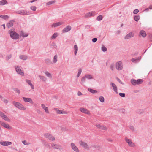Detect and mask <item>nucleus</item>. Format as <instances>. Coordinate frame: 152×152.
Segmentation results:
<instances>
[{"label": "nucleus", "mask_w": 152, "mask_h": 152, "mask_svg": "<svg viewBox=\"0 0 152 152\" xmlns=\"http://www.w3.org/2000/svg\"><path fill=\"white\" fill-rule=\"evenodd\" d=\"M119 94L122 97H124L125 96V94L124 93H120Z\"/></svg>", "instance_id": "nucleus-50"}, {"label": "nucleus", "mask_w": 152, "mask_h": 152, "mask_svg": "<svg viewBox=\"0 0 152 152\" xmlns=\"http://www.w3.org/2000/svg\"><path fill=\"white\" fill-rule=\"evenodd\" d=\"M30 9L32 10H33L34 11H35L36 10V7L35 6H31L30 7Z\"/></svg>", "instance_id": "nucleus-52"}, {"label": "nucleus", "mask_w": 152, "mask_h": 152, "mask_svg": "<svg viewBox=\"0 0 152 152\" xmlns=\"http://www.w3.org/2000/svg\"><path fill=\"white\" fill-rule=\"evenodd\" d=\"M0 143L2 145L7 146L11 145L12 143L10 141H1L0 142Z\"/></svg>", "instance_id": "nucleus-11"}, {"label": "nucleus", "mask_w": 152, "mask_h": 152, "mask_svg": "<svg viewBox=\"0 0 152 152\" xmlns=\"http://www.w3.org/2000/svg\"><path fill=\"white\" fill-rule=\"evenodd\" d=\"M97 40V38L96 37L93 38L92 39V41L94 43L96 42Z\"/></svg>", "instance_id": "nucleus-54"}, {"label": "nucleus", "mask_w": 152, "mask_h": 152, "mask_svg": "<svg viewBox=\"0 0 152 152\" xmlns=\"http://www.w3.org/2000/svg\"><path fill=\"white\" fill-rule=\"evenodd\" d=\"M101 49L103 52H106L107 50V48L103 45Z\"/></svg>", "instance_id": "nucleus-43"}, {"label": "nucleus", "mask_w": 152, "mask_h": 152, "mask_svg": "<svg viewBox=\"0 0 152 152\" xmlns=\"http://www.w3.org/2000/svg\"><path fill=\"white\" fill-rule=\"evenodd\" d=\"M134 36V34L132 32H130L127 35H126L124 37V39H129Z\"/></svg>", "instance_id": "nucleus-7"}, {"label": "nucleus", "mask_w": 152, "mask_h": 152, "mask_svg": "<svg viewBox=\"0 0 152 152\" xmlns=\"http://www.w3.org/2000/svg\"><path fill=\"white\" fill-rule=\"evenodd\" d=\"M143 112V110L142 109L137 110V113L139 114H141Z\"/></svg>", "instance_id": "nucleus-49"}, {"label": "nucleus", "mask_w": 152, "mask_h": 152, "mask_svg": "<svg viewBox=\"0 0 152 152\" xmlns=\"http://www.w3.org/2000/svg\"><path fill=\"white\" fill-rule=\"evenodd\" d=\"M82 93L80 91H78L77 92V95L79 96H80L82 95Z\"/></svg>", "instance_id": "nucleus-63"}, {"label": "nucleus", "mask_w": 152, "mask_h": 152, "mask_svg": "<svg viewBox=\"0 0 152 152\" xmlns=\"http://www.w3.org/2000/svg\"><path fill=\"white\" fill-rule=\"evenodd\" d=\"M13 104L15 106L20 110H26L25 107L19 102L13 101Z\"/></svg>", "instance_id": "nucleus-2"}, {"label": "nucleus", "mask_w": 152, "mask_h": 152, "mask_svg": "<svg viewBox=\"0 0 152 152\" xmlns=\"http://www.w3.org/2000/svg\"><path fill=\"white\" fill-rule=\"evenodd\" d=\"M7 3V2L6 0H2L0 1V5H3Z\"/></svg>", "instance_id": "nucleus-28"}, {"label": "nucleus", "mask_w": 152, "mask_h": 152, "mask_svg": "<svg viewBox=\"0 0 152 152\" xmlns=\"http://www.w3.org/2000/svg\"><path fill=\"white\" fill-rule=\"evenodd\" d=\"M99 99L100 101L102 102H104V98L103 96H100L99 98Z\"/></svg>", "instance_id": "nucleus-48"}, {"label": "nucleus", "mask_w": 152, "mask_h": 152, "mask_svg": "<svg viewBox=\"0 0 152 152\" xmlns=\"http://www.w3.org/2000/svg\"><path fill=\"white\" fill-rule=\"evenodd\" d=\"M129 128L131 130H132L133 131H134V127L133 126H130Z\"/></svg>", "instance_id": "nucleus-62"}, {"label": "nucleus", "mask_w": 152, "mask_h": 152, "mask_svg": "<svg viewBox=\"0 0 152 152\" xmlns=\"http://www.w3.org/2000/svg\"><path fill=\"white\" fill-rule=\"evenodd\" d=\"M107 129L106 127L103 125H101V127H100L99 129L102 130H106Z\"/></svg>", "instance_id": "nucleus-51"}, {"label": "nucleus", "mask_w": 152, "mask_h": 152, "mask_svg": "<svg viewBox=\"0 0 152 152\" xmlns=\"http://www.w3.org/2000/svg\"><path fill=\"white\" fill-rule=\"evenodd\" d=\"M116 68L118 70H122L123 66H122V63L121 61H118L116 62Z\"/></svg>", "instance_id": "nucleus-4"}, {"label": "nucleus", "mask_w": 152, "mask_h": 152, "mask_svg": "<svg viewBox=\"0 0 152 152\" xmlns=\"http://www.w3.org/2000/svg\"><path fill=\"white\" fill-rule=\"evenodd\" d=\"M85 77L88 79H92L93 78L92 75L89 74H86L85 75Z\"/></svg>", "instance_id": "nucleus-34"}, {"label": "nucleus", "mask_w": 152, "mask_h": 152, "mask_svg": "<svg viewBox=\"0 0 152 152\" xmlns=\"http://www.w3.org/2000/svg\"><path fill=\"white\" fill-rule=\"evenodd\" d=\"M16 13L19 14H20L23 15H29L30 13L28 11H27L26 10H19L16 11Z\"/></svg>", "instance_id": "nucleus-3"}, {"label": "nucleus", "mask_w": 152, "mask_h": 152, "mask_svg": "<svg viewBox=\"0 0 152 152\" xmlns=\"http://www.w3.org/2000/svg\"><path fill=\"white\" fill-rule=\"evenodd\" d=\"M86 77L85 76L83 77L81 79V83H84L86 81Z\"/></svg>", "instance_id": "nucleus-47"}, {"label": "nucleus", "mask_w": 152, "mask_h": 152, "mask_svg": "<svg viewBox=\"0 0 152 152\" xmlns=\"http://www.w3.org/2000/svg\"><path fill=\"white\" fill-rule=\"evenodd\" d=\"M57 33H55L52 36L51 39H55L57 37Z\"/></svg>", "instance_id": "nucleus-44"}, {"label": "nucleus", "mask_w": 152, "mask_h": 152, "mask_svg": "<svg viewBox=\"0 0 152 152\" xmlns=\"http://www.w3.org/2000/svg\"><path fill=\"white\" fill-rule=\"evenodd\" d=\"M15 70L16 72H17V73L22 76H23L24 75V72L22 71H21V69L19 67H18L17 66H15Z\"/></svg>", "instance_id": "nucleus-8"}, {"label": "nucleus", "mask_w": 152, "mask_h": 152, "mask_svg": "<svg viewBox=\"0 0 152 152\" xmlns=\"http://www.w3.org/2000/svg\"><path fill=\"white\" fill-rule=\"evenodd\" d=\"M111 85L113 88L114 91L117 93V88L116 85L113 83H111Z\"/></svg>", "instance_id": "nucleus-20"}, {"label": "nucleus", "mask_w": 152, "mask_h": 152, "mask_svg": "<svg viewBox=\"0 0 152 152\" xmlns=\"http://www.w3.org/2000/svg\"><path fill=\"white\" fill-rule=\"evenodd\" d=\"M3 119L6 121L10 122V119L8 118L6 115L4 116V117L2 118Z\"/></svg>", "instance_id": "nucleus-37"}, {"label": "nucleus", "mask_w": 152, "mask_h": 152, "mask_svg": "<svg viewBox=\"0 0 152 152\" xmlns=\"http://www.w3.org/2000/svg\"><path fill=\"white\" fill-rule=\"evenodd\" d=\"M149 38L150 41H152V35L150 34L149 35Z\"/></svg>", "instance_id": "nucleus-64"}, {"label": "nucleus", "mask_w": 152, "mask_h": 152, "mask_svg": "<svg viewBox=\"0 0 152 152\" xmlns=\"http://www.w3.org/2000/svg\"><path fill=\"white\" fill-rule=\"evenodd\" d=\"M11 55H10L8 56H7L6 57V60H9V59H10L11 58Z\"/></svg>", "instance_id": "nucleus-59"}, {"label": "nucleus", "mask_w": 152, "mask_h": 152, "mask_svg": "<svg viewBox=\"0 0 152 152\" xmlns=\"http://www.w3.org/2000/svg\"><path fill=\"white\" fill-rule=\"evenodd\" d=\"M57 54L55 55L53 57V63H56L57 62Z\"/></svg>", "instance_id": "nucleus-32"}, {"label": "nucleus", "mask_w": 152, "mask_h": 152, "mask_svg": "<svg viewBox=\"0 0 152 152\" xmlns=\"http://www.w3.org/2000/svg\"><path fill=\"white\" fill-rule=\"evenodd\" d=\"M74 50H75L74 53H75V55H76V54H77V53L78 51L77 46L76 45H74Z\"/></svg>", "instance_id": "nucleus-33"}, {"label": "nucleus", "mask_w": 152, "mask_h": 152, "mask_svg": "<svg viewBox=\"0 0 152 152\" xmlns=\"http://www.w3.org/2000/svg\"><path fill=\"white\" fill-rule=\"evenodd\" d=\"M55 110L56 111L57 113L58 114H66L67 113V112L62 110H58L57 108H55Z\"/></svg>", "instance_id": "nucleus-17"}, {"label": "nucleus", "mask_w": 152, "mask_h": 152, "mask_svg": "<svg viewBox=\"0 0 152 152\" xmlns=\"http://www.w3.org/2000/svg\"><path fill=\"white\" fill-rule=\"evenodd\" d=\"M95 12H91L87 14L86 15V17H88L94 15H95Z\"/></svg>", "instance_id": "nucleus-24"}, {"label": "nucleus", "mask_w": 152, "mask_h": 152, "mask_svg": "<svg viewBox=\"0 0 152 152\" xmlns=\"http://www.w3.org/2000/svg\"><path fill=\"white\" fill-rule=\"evenodd\" d=\"M20 58L23 60H26L27 58V56L26 55H21L19 56Z\"/></svg>", "instance_id": "nucleus-27"}, {"label": "nucleus", "mask_w": 152, "mask_h": 152, "mask_svg": "<svg viewBox=\"0 0 152 152\" xmlns=\"http://www.w3.org/2000/svg\"><path fill=\"white\" fill-rule=\"evenodd\" d=\"M44 136L45 137L48 138L49 136H50V134H49L48 133H46L44 134Z\"/></svg>", "instance_id": "nucleus-57"}, {"label": "nucleus", "mask_w": 152, "mask_h": 152, "mask_svg": "<svg viewBox=\"0 0 152 152\" xmlns=\"http://www.w3.org/2000/svg\"><path fill=\"white\" fill-rule=\"evenodd\" d=\"M125 139L129 146L131 147L135 146V145L134 143L130 139H128L127 137H125Z\"/></svg>", "instance_id": "nucleus-5"}, {"label": "nucleus", "mask_w": 152, "mask_h": 152, "mask_svg": "<svg viewBox=\"0 0 152 152\" xmlns=\"http://www.w3.org/2000/svg\"><path fill=\"white\" fill-rule=\"evenodd\" d=\"M71 29V27L69 25L67 26L65 28H64L62 30L63 33L67 32L70 31Z\"/></svg>", "instance_id": "nucleus-12"}, {"label": "nucleus", "mask_w": 152, "mask_h": 152, "mask_svg": "<svg viewBox=\"0 0 152 152\" xmlns=\"http://www.w3.org/2000/svg\"><path fill=\"white\" fill-rule=\"evenodd\" d=\"M23 100L25 102H29L31 103H33V102L32 99L30 98L23 97Z\"/></svg>", "instance_id": "nucleus-15"}, {"label": "nucleus", "mask_w": 152, "mask_h": 152, "mask_svg": "<svg viewBox=\"0 0 152 152\" xmlns=\"http://www.w3.org/2000/svg\"><path fill=\"white\" fill-rule=\"evenodd\" d=\"M15 22V20H10L9 22L7 23V24L6 26H7L8 28H10V27H12L13 25V23Z\"/></svg>", "instance_id": "nucleus-14"}, {"label": "nucleus", "mask_w": 152, "mask_h": 152, "mask_svg": "<svg viewBox=\"0 0 152 152\" xmlns=\"http://www.w3.org/2000/svg\"><path fill=\"white\" fill-rule=\"evenodd\" d=\"M26 81L27 83H28L29 85L31 87L32 89H33L34 88V85L31 83V81L30 80L28 79L26 80Z\"/></svg>", "instance_id": "nucleus-23"}, {"label": "nucleus", "mask_w": 152, "mask_h": 152, "mask_svg": "<svg viewBox=\"0 0 152 152\" xmlns=\"http://www.w3.org/2000/svg\"><path fill=\"white\" fill-rule=\"evenodd\" d=\"M45 62L47 64H50L52 63L51 60L48 58L46 59Z\"/></svg>", "instance_id": "nucleus-30"}, {"label": "nucleus", "mask_w": 152, "mask_h": 152, "mask_svg": "<svg viewBox=\"0 0 152 152\" xmlns=\"http://www.w3.org/2000/svg\"><path fill=\"white\" fill-rule=\"evenodd\" d=\"M45 74L48 77L51 78L52 77L51 74L48 72H45Z\"/></svg>", "instance_id": "nucleus-40"}, {"label": "nucleus", "mask_w": 152, "mask_h": 152, "mask_svg": "<svg viewBox=\"0 0 152 152\" xmlns=\"http://www.w3.org/2000/svg\"><path fill=\"white\" fill-rule=\"evenodd\" d=\"M71 146L72 149L76 152H79V151L78 148L75 145L74 143H72L71 144Z\"/></svg>", "instance_id": "nucleus-10"}, {"label": "nucleus", "mask_w": 152, "mask_h": 152, "mask_svg": "<svg viewBox=\"0 0 152 152\" xmlns=\"http://www.w3.org/2000/svg\"><path fill=\"white\" fill-rule=\"evenodd\" d=\"M63 23L62 22H59L57 23H54L52 25L51 27H55L61 25Z\"/></svg>", "instance_id": "nucleus-19"}, {"label": "nucleus", "mask_w": 152, "mask_h": 152, "mask_svg": "<svg viewBox=\"0 0 152 152\" xmlns=\"http://www.w3.org/2000/svg\"><path fill=\"white\" fill-rule=\"evenodd\" d=\"M21 33L20 34L21 36H22L23 37H26L28 36V34H25V33L22 31H21Z\"/></svg>", "instance_id": "nucleus-38"}, {"label": "nucleus", "mask_w": 152, "mask_h": 152, "mask_svg": "<svg viewBox=\"0 0 152 152\" xmlns=\"http://www.w3.org/2000/svg\"><path fill=\"white\" fill-rule=\"evenodd\" d=\"M5 115L2 112L0 111V116L2 118Z\"/></svg>", "instance_id": "nucleus-58"}, {"label": "nucleus", "mask_w": 152, "mask_h": 152, "mask_svg": "<svg viewBox=\"0 0 152 152\" xmlns=\"http://www.w3.org/2000/svg\"><path fill=\"white\" fill-rule=\"evenodd\" d=\"M88 90L91 93L93 94L96 93L97 92V91L96 90H94L92 89L88 88Z\"/></svg>", "instance_id": "nucleus-35"}, {"label": "nucleus", "mask_w": 152, "mask_h": 152, "mask_svg": "<svg viewBox=\"0 0 152 152\" xmlns=\"http://www.w3.org/2000/svg\"><path fill=\"white\" fill-rule=\"evenodd\" d=\"M136 80L137 84L138 85L141 84L143 81V80L142 79H138Z\"/></svg>", "instance_id": "nucleus-31"}, {"label": "nucleus", "mask_w": 152, "mask_h": 152, "mask_svg": "<svg viewBox=\"0 0 152 152\" xmlns=\"http://www.w3.org/2000/svg\"><path fill=\"white\" fill-rule=\"evenodd\" d=\"M41 107L42 108L44 109L46 113H49L48 111V108L45 106V105L44 104H41Z\"/></svg>", "instance_id": "nucleus-21"}, {"label": "nucleus", "mask_w": 152, "mask_h": 152, "mask_svg": "<svg viewBox=\"0 0 152 152\" xmlns=\"http://www.w3.org/2000/svg\"><path fill=\"white\" fill-rule=\"evenodd\" d=\"M82 69H80L78 70V72L77 75V77H79L80 75L81 72H82Z\"/></svg>", "instance_id": "nucleus-46"}, {"label": "nucleus", "mask_w": 152, "mask_h": 152, "mask_svg": "<svg viewBox=\"0 0 152 152\" xmlns=\"http://www.w3.org/2000/svg\"><path fill=\"white\" fill-rule=\"evenodd\" d=\"M0 124L3 126L7 128L8 129H10L11 128L9 125L8 124H6L2 121H0Z\"/></svg>", "instance_id": "nucleus-13"}, {"label": "nucleus", "mask_w": 152, "mask_h": 152, "mask_svg": "<svg viewBox=\"0 0 152 152\" xmlns=\"http://www.w3.org/2000/svg\"><path fill=\"white\" fill-rule=\"evenodd\" d=\"M131 82L133 86H136L137 84V80L134 79H132L131 80Z\"/></svg>", "instance_id": "nucleus-25"}, {"label": "nucleus", "mask_w": 152, "mask_h": 152, "mask_svg": "<svg viewBox=\"0 0 152 152\" xmlns=\"http://www.w3.org/2000/svg\"><path fill=\"white\" fill-rule=\"evenodd\" d=\"M48 139L52 141H54L55 140V138L51 134H50V136H49Z\"/></svg>", "instance_id": "nucleus-42"}, {"label": "nucleus", "mask_w": 152, "mask_h": 152, "mask_svg": "<svg viewBox=\"0 0 152 152\" xmlns=\"http://www.w3.org/2000/svg\"><path fill=\"white\" fill-rule=\"evenodd\" d=\"M140 17L138 15H136L134 17V19L136 22H137L139 20Z\"/></svg>", "instance_id": "nucleus-36"}, {"label": "nucleus", "mask_w": 152, "mask_h": 152, "mask_svg": "<svg viewBox=\"0 0 152 152\" xmlns=\"http://www.w3.org/2000/svg\"><path fill=\"white\" fill-rule=\"evenodd\" d=\"M39 77L42 81L45 82L47 79L44 76L38 75Z\"/></svg>", "instance_id": "nucleus-29"}, {"label": "nucleus", "mask_w": 152, "mask_h": 152, "mask_svg": "<svg viewBox=\"0 0 152 152\" xmlns=\"http://www.w3.org/2000/svg\"><path fill=\"white\" fill-rule=\"evenodd\" d=\"M12 89L13 90L16 91L17 93H18V94H20V91L18 88H13Z\"/></svg>", "instance_id": "nucleus-45"}, {"label": "nucleus", "mask_w": 152, "mask_h": 152, "mask_svg": "<svg viewBox=\"0 0 152 152\" xmlns=\"http://www.w3.org/2000/svg\"><path fill=\"white\" fill-rule=\"evenodd\" d=\"M51 146L54 149L60 150L62 149V147L54 143H52L51 144Z\"/></svg>", "instance_id": "nucleus-9"}, {"label": "nucleus", "mask_w": 152, "mask_h": 152, "mask_svg": "<svg viewBox=\"0 0 152 152\" xmlns=\"http://www.w3.org/2000/svg\"><path fill=\"white\" fill-rule=\"evenodd\" d=\"M80 110L81 112L85 114H90L89 111L87 109L81 107L80 108Z\"/></svg>", "instance_id": "nucleus-16"}, {"label": "nucleus", "mask_w": 152, "mask_h": 152, "mask_svg": "<svg viewBox=\"0 0 152 152\" xmlns=\"http://www.w3.org/2000/svg\"><path fill=\"white\" fill-rule=\"evenodd\" d=\"M96 126L99 129L100 127H101V125H100L99 124H96Z\"/></svg>", "instance_id": "nucleus-60"}, {"label": "nucleus", "mask_w": 152, "mask_h": 152, "mask_svg": "<svg viewBox=\"0 0 152 152\" xmlns=\"http://www.w3.org/2000/svg\"><path fill=\"white\" fill-rule=\"evenodd\" d=\"M79 144L81 146L83 147L84 148L86 149H89V148L87 143L85 142L80 141H79Z\"/></svg>", "instance_id": "nucleus-6"}, {"label": "nucleus", "mask_w": 152, "mask_h": 152, "mask_svg": "<svg viewBox=\"0 0 152 152\" xmlns=\"http://www.w3.org/2000/svg\"><path fill=\"white\" fill-rule=\"evenodd\" d=\"M22 143L25 145H28V143H27V142H26V140H23V141H22Z\"/></svg>", "instance_id": "nucleus-61"}, {"label": "nucleus", "mask_w": 152, "mask_h": 152, "mask_svg": "<svg viewBox=\"0 0 152 152\" xmlns=\"http://www.w3.org/2000/svg\"><path fill=\"white\" fill-rule=\"evenodd\" d=\"M139 34L143 37H145L146 36L145 32L143 30L140 31L139 32Z\"/></svg>", "instance_id": "nucleus-22"}, {"label": "nucleus", "mask_w": 152, "mask_h": 152, "mask_svg": "<svg viewBox=\"0 0 152 152\" xmlns=\"http://www.w3.org/2000/svg\"><path fill=\"white\" fill-rule=\"evenodd\" d=\"M0 18L5 20L7 19L9 17L7 15H1L0 16Z\"/></svg>", "instance_id": "nucleus-26"}, {"label": "nucleus", "mask_w": 152, "mask_h": 152, "mask_svg": "<svg viewBox=\"0 0 152 152\" xmlns=\"http://www.w3.org/2000/svg\"><path fill=\"white\" fill-rule=\"evenodd\" d=\"M141 58V56H140L137 58H132L131 59V61L133 63H136L139 62Z\"/></svg>", "instance_id": "nucleus-18"}, {"label": "nucleus", "mask_w": 152, "mask_h": 152, "mask_svg": "<svg viewBox=\"0 0 152 152\" xmlns=\"http://www.w3.org/2000/svg\"><path fill=\"white\" fill-rule=\"evenodd\" d=\"M139 12V10L138 9H135L133 11V13L134 14H137Z\"/></svg>", "instance_id": "nucleus-55"}, {"label": "nucleus", "mask_w": 152, "mask_h": 152, "mask_svg": "<svg viewBox=\"0 0 152 152\" xmlns=\"http://www.w3.org/2000/svg\"><path fill=\"white\" fill-rule=\"evenodd\" d=\"M55 2V1H50L49 2H48L46 3V4L48 5H50L54 3Z\"/></svg>", "instance_id": "nucleus-41"}, {"label": "nucleus", "mask_w": 152, "mask_h": 152, "mask_svg": "<svg viewBox=\"0 0 152 152\" xmlns=\"http://www.w3.org/2000/svg\"><path fill=\"white\" fill-rule=\"evenodd\" d=\"M116 79L121 84H122L123 85H124V84L120 80L118 77H116Z\"/></svg>", "instance_id": "nucleus-56"}, {"label": "nucleus", "mask_w": 152, "mask_h": 152, "mask_svg": "<svg viewBox=\"0 0 152 152\" xmlns=\"http://www.w3.org/2000/svg\"><path fill=\"white\" fill-rule=\"evenodd\" d=\"M12 29H10L9 33L10 34L11 38L13 39L16 40L19 38L20 36L16 32L12 31Z\"/></svg>", "instance_id": "nucleus-1"}, {"label": "nucleus", "mask_w": 152, "mask_h": 152, "mask_svg": "<svg viewBox=\"0 0 152 152\" xmlns=\"http://www.w3.org/2000/svg\"><path fill=\"white\" fill-rule=\"evenodd\" d=\"M103 18V17L102 15H100L98 16L96 20L99 21H101L102 20Z\"/></svg>", "instance_id": "nucleus-39"}, {"label": "nucleus", "mask_w": 152, "mask_h": 152, "mask_svg": "<svg viewBox=\"0 0 152 152\" xmlns=\"http://www.w3.org/2000/svg\"><path fill=\"white\" fill-rule=\"evenodd\" d=\"M110 68L112 71H113L114 70V64H111V65L110 66Z\"/></svg>", "instance_id": "nucleus-53"}]
</instances>
